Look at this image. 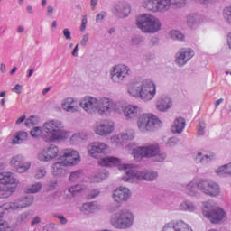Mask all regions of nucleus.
Listing matches in <instances>:
<instances>
[{"mask_svg":"<svg viewBox=\"0 0 231 231\" xmlns=\"http://www.w3.org/2000/svg\"><path fill=\"white\" fill-rule=\"evenodd\" d=\"M216 160V154L214 152L203 153L201 152H198L195 162L197 163H202V165H207V163H210V162H214Z\"/></svg>","mask_w":231,"mask_h":231,"instance_id":"obj_27","label":"nucleus"},{"mask_svg":"<svg viewBox=\"0 0 231 231\" xmlns=\"http://www.w3.org/2000/svg\"><path fill=\"white\" fill-rule=\"evenodd\" d=\"M107 13L106 11H101L96 15V23H102L103 19H106Z\"/></svg>","mask_w":231,"mask_h":231,"instance_id":"obj_50","label":"nucleus"},{"mask_svg":"<svg viewBox=\"0 0 231 231\" xmlns=\"http://www.w3.org/2000/svg\"><path fill=\"white\" fill-rule=\"evenodd\" d=\"M143 6L149 12H158V0H144Z\"/></svg>","mask_w":231,"mask_h":231,"instance_id":"obj_37","label":"nucleus"},{"mask_svg":"<svg viewBox=\"0 0 231 231\" xmlns=\"http://www.w3.org/2000/svg\"><path fill=\"white\" fill-rule=\"evenodd\" d=\"M127 93L130 97L140 98L143 102H151L156 97V83L150 79L131 82L127 86Z\"/></svg>","mask_w":231,"mask_h":231,"instance_id":"obj_3","label":"nucleus"},{"mask_svg":"<svg viewBox=\"0 0 231 231\" xmlns=\"http://www.w3.org/2000/svg\"><path fill=\"white\" fill-rule=\"evenodd\" d=\"M10 163L14 171L20 174L28 171L30 167H32V162H26V159L23 155H15L11 159Z\"/></svg>","mask_w":231,"mask_h":231,"instance_id":"obj_16","label":"nucleus"},{"mask_svg":"<svg viewBox=\"0 0 231 231\" xmlns=\"http://www.w3.org/2000/svg\"><path fill=\"white\" fill-rule=\"evenodd\" d=\"M140 42H142V38H140L138 36H134L132 38L133 44H139Z\"/></svg>","mask_w":231,"mask_h":231,"instance_id":"obj_58","label":"nucleus"},{"mask_svg":"<svg viewBox=\"0 0 231 231\" xmlns=\"http://www.w3.org/2000/svg\"><path fill=\"white\" fill-rule=\"evenodd\" d=\"M178 142H179L178 138H176V137H171V138H170V139L168 140V142L166 143V145H167L168 147H174L175 145H178Z\"/></svg>","mask_w":231,"mask_h":231,"instance_id":"obj_51","label":"nucleus"},{"mask_svg":"<svg viewBox=\"0 0 231 231\" xmlns=\"http://www.w3.org/2000/svg\"><path fill=\"white\" fill-rule=\"evenodd\" d=\"M41 223V217H35L31 222V226H35V225H39Z\"/></svg>","mask_w":231,"mask_h":231,"instance_id":"obj_57","label":"nucleus"},{"mask_svg":"<svg viewBox=\"0 0 231 231\" xmlns=\"http://www.w3.org/2000/svg\"><path fill=\"white\" fill-rule=\"evenodd\" d=\"M30 134L32 138H39V136H41L42 140L48 143L60 140H68V131L64 129L62 121L58 119L45 122L42 127L34 126L31 130Z\"/></svg>","mask_w":231,"mask_h":231,"instance_id":"obj_1","label":"nucleus"},{"mask_svg":"<svg viewBox=\"0 0 231 231\" xmlns=\"http://www.w3.org/2000/svg\"><path fill=\"white\" fill-rule=\"evenodd\" d=\"M205 129H207V125L204 122H199L198 129V136H203L205 134Z\"/></svg>","mask_w":231,"mask_h":231,"instance_id":"obj_49","label":"nucleus"},{"mask_svg":"<svg viewBox=\"0 0 231 231\" xmlns=\"http://www.w3.org/2000/svg\"><path fill=\"white\" fill-rule=\"evenodd\" d=\"M195 53L194 51L190 48H181L175 54V64L180 68L185 66L192 57H194Z\"/></svg>","mask_w":231,"mask_h":231,"instance_id":"obj_17","label":"nucleus"},{"mask_svg":"<svg viewBox=\"0 0 231 231\" xmlns=\"http://www.w3.org/2000/svg\"><path fill=\"white\" fill-rule=\"evenodd\" d=\"M58 160L62 161L67 167H71V165L80 163V154L74 149L67 148L62 150Z\"/></svg>","mask_w":231,"mask_h":231,"instance_id":"obj_13","label":"nucleus"},{"mask_svg":"<svg viewBox=\"0 0 231 231\" xmlns=\"http://www.w3.org/2000/svg\"><path fill=\"white\" fill-rule=\"evenodd\" d=\"M179 208L182 212H196L198 208L196 207V204H194V202L190 200H183L180 204Z\"/></svg>","mask_w":231,"mask_h":231,"instance_id":"obj_35","label":"nucleus"},{"mask_svg":"<svg viewBox=\"0 0 231 231\" xmlns=\"http://www.w3.org/2000/svg\"><path fill=\"white\" fill-rule=\"evenodd\" d=\"M110 225L117 230H129L134 225V215L129 209H120L111 216Z\"/></svg>","mask_w":231,"mask_h":231,"instance_id":"obj_8","label":"nucleus"},{"mask_svg":"<svg viewBox=\"0 0 231 231\" xmlns=\"http://www.w3.org/2000/svg\"><path fill=\"white\" fill-rule=\"evenodd\" d=\"M5 212H9V211L8 210L0 211V231H14V226H10L8 222L3 219V214H5Z\"/></svg>","mask_w":231,"mask_h":231,"instance_id":"obj_38","label":"nucleus"},{"mask_svg":"<svg viewBox=\"0 0 231 231\" xmlns=\"http://www.w3.org/2000/svg\"><path fill=\"white\" fill-rule=\"evenodd\" d=\"M155 107L161 113H167L172 107V99L167 95H162L157 98Z\"/></svg>","mask_w":231,"mask_h":231,"instance_id":"obj_24","label":"nucleus"},{"mask_svg":"<svg viewBox=\"0 0 231 231\" xmlns=\"http://www.w3.org/2000/svg\"><path fill=\"white\" fill-rule=\"evenodd\" d=\"M199 23H201V15L198 14H189L186 17V24L189 28H196Z\"/></svg>","mask_w":231,"mask_h":231,"instance_id":"obj_32","label":"nucleus"},{"mask_svg":"<svg viewBox=\"0 0 231 231\" xmlns=\"http://www.w3.org/2000/svg\"><path fill=\"white\" fill-rule=\"evenodd\" d=\"M132 154L134 160L152 158V162H164L167 159V153L160 151V145L158 144L134 148Z\"/></svg>","mask_w":231,"mask_h":231,"instance_id":"obj_4","label":"nucleus"},{"mask_svg":"<svg viewBox=\"0 0 231 231\" xmlns=\"http://www.w3.org/2000/svg\"><path fill=\"white\" fill-rule=\"evenodd\" d=\"M122 163V160L116 157H104L100 160L101 167H116Z\"/></svg>","mask_w":231,"mask_h":231,"instance_id":"obj_30","label":"nucleus"},{"mask_svg":"<svg viewBox=\"0 0 231 231\" xmlns=\"http://www.w3.org/2000/svg\"><path fill=\"white\" fill-rule=\"evenodd\" d=\"M171 6L174 8H183L185 0H158V12H168Z\"/></svg>","mask_w":231,"mask_h":231,"instance_id":"obj_21","label":"nucleus"},{"mask_svg":"<svg viewBox=\"0 0 231 231\" xmlns=\"http://www.w3.org/2000/svg\"><path fill=\"white\" fill-rule=\"evenodd\" d=\"M97 5H98V0H90V6L92 10L97 8Z\"/></svg>","mask_w":231,"mask_h":231,"instance_id":"obj_59","label":"nucleus"},{"mask_svg":"<svg viewBox=\"0 0 231 231\" xmlns=\"http://www.w3.org/2000/svg\"><path fill=\"white\" fill-rule=\"evenodd\" d=\"M63 36L65 37L66 41H71V31L69 28L63 29Z\"/></svg>","mask_w":231,"mask_h":231,"instance_id":"obj_54","label":"nucleus"},{"mask_svg":"<svg viewBox=\"0 0 231 231\" xmlns=\"http://www.w3.org/2000/svg\"><path fill=\"white\" fill-rule=\"evenodd\" d=\"M98 210H100V205L97 202H87L80 208V211L86 216H88V214H95V212H98Z\"/></svg>","mask_w":231,"mask_h":231,"instance_id":"obj_29","label":"nucleus"},{"mask_svg":"<svg viewBox=\"0 0 231 231\" xmlns=\"http://www.w3.org/2000/svg\"><path fill=\"white\" fill-rule=\"evenodd\" d=\"M225 99L223 98H220V99H217L216 102H215V108L217 109V107H219L220 104H223Z\"/></svg>","mask_w":231,"mask_h":231,"instance_id":"obj_62","label":"nucleus"},{"mask_svg":"<svg viewBox=\"0 0 231 231\" xmlns=\"http://www.w3.org/2000/svg\"><path fill=\"white\" fill-rule=\"evenodd\" d=\"M202 179L194 178L188 184L183 185V190L188 196L194 197L198 194V190L201 192Z\"/></svg>","mask_w":231,"mask_h":231,"instance_id":"obj_22","label":"nucleus"},{"mask_svg":"<svg viewBox=\"0 0 231 231\" xmlns=\"http://www.w3.org/2000/svg\"><path fill=\"white\" fill-rule=\"evenodd\" d=\"M115 131V123L109 120L97 121L94 124V133L98 136H109Z\"/></svg>","mask_w":231,"mask_h":231,"instance_id":"obj_15","label":"nucleus"},{"mask_svg":"<svg viewBox=\"0 0 231 231\" xmlns=\"http://www.w3.org/2000/svg\"><path fill=\"white\" fill-rule=\"evenodd\" d=\"M109 147L102 142H95L88 146V152L92 158H101L102 155L107 153Z\"/></svg>","mask_w":231,"mask_h":231,"instance_id":"obj_18","label":"nucleus"},{"mask_svg":"<svg viewBox=\"0 0 231 231\" xmlns=\"http://www.w3.org/2000/svg\"><path fill=\"white\" fill-rule=\"evenodd\" d=\"M21 89H23V86H21V84H16L15 87L12 88V91L17 93V95H21Z\"/></svg>","mask_w":231,"mask_h":231,"instance_id":"obj_56","label":"nucleus"},{"mask_svg":"<svg viewBox=\"0 0 231 231\" xmlns=\"http://www.w3.org/2000/svg\"><path fill=\"white\" fill-rule=\"evenodd\" d=\"M185 118L177 117L172 125L171 131L174 134H181L183 133V129H185Z\"/></svg>","mask_w":231,"mask_h":231,"instance_id":"obj_31","label":"nucleus"},{"mask_svg":"<svg viewBox=\"0 0 231 231\" xmlns=\"http://www.w3.org/2000/svg\"><path fill=\"white\" fill-rule=\"evenodd\" d=\"M202 214L213 225H221V223L226 221V211L216 207V202L212 200L203 203Z\"/></svg>","mask_w":231,"mask_h":231,"instance_id":"obj_6","label":"nucleus"},{"mask_svg":"<svg viewBox=\"0 0 231 231\" xmlns=\"http://www.w3.org/2000/svg\"><path fill=\"white\" fill-rule=\"evenodd\" d=\"M57 156H59V147L55 144H51L38 154V160H40V162H51V160L57 158Z\"/></svg>","mask_w":231,"mask_h":231,"instance_id":"obj_20","label":"nucleus"},{"mask_svg":"<svg viewBox=\"0 0 231 231\" xmlns=\"http://www.w3.org/2000/svg\"><path fill=\"white\" fill-rule=\"evenodd\" d=\"M79 106L86 111L88 115H99V116H111L113 113V101L109 97H95L91 96L84 97Z\"/></svg>","mask_w":231,"mask_h":231,"instance_id":"obj_2","label":"nucleus"},{"mask_svg":"<svg viewBox=\"0 0 231 231\" xmlns=\"http://www.w3.org/2000/svg\"><path fill=\"white\" fill-rule=\"evenodd\" d=\"M53 216L56 217V219H59L61 225H66L68 223V219L65 218L63 215L54 214Z\"/></svg>","mask_w":231,"mask_h":231,"instance_id":"obj_52","label":"nucleus"},{"mask_svg":"<svg viewBox=\"0 0 231 231\" xmlns=\"http://www.w3.org/2000/svg\"><path fill=\"white\" fill-rule=\"evenodd\" d=\"M29 136H30V134H28V132L18 131V132H16L15 136L12 141V143L20 144L23 142H26V140H28Z\"/></svg>","mask_w":231,"mask_h":231,"instance_id":"obj_36","label":"nucleus"},{"mask_svg":"<svg viewBox=\"0 0 231 231\" xmlns=\"http://www.w3.org/2000/svg\"><path fill=\"white\" fill-rule=\"evenodd\" d=\"M136 25L143 33H158L162 30V21L151 14H142L136 18Z\"/></svg>","mask_w":231,"mask_h":231,"instance_id":"obj_5","label":"nucleus"},{"mask_svg":"<svg viewBox=\"0 0 231 231\" xmlns=\"http://www.w3.org/2000/svg\"><path fill=\"white\" fill-rule=\"evenodd\" d=\"M26 11H27V13H28L29 14L32 15V14H33V7H32V5H28V6L26 7Z\"/></svg>","mask_w":231,"mask_h":231,"instance_id":"obj_64","label":"nucleus"},{"mask_svg":"<svg viewBox=\"0 0 231 231\" xmlns=\"http://www.w3.org/2000/svg\"><path fill=\"white\" fill-rule=\"evenodd\" d=\"M46 176V167L41 166L36 170L35 178L36 180H41Z\"/></svg>","mask_w":231,"mask_h":231,"instance_id":"obj_46","label":"nucleus"},{"mask_svg":"<svg viewBox=\"0 0 231 231\" xmlns=\"http://www.w3.org/2000/svg\"><path fill=\"white\" fill-rule=\"evenodd\" d=\"M42 189V183L36 182L32 184L31 187L26 189L27 194H37Z\"/></svg>","mask_w":231,"mask_h":231,"instance_id":"obj_40","label":"nucleus"},{"mask_svg":"<svg viewBox=\"0 0 231 231\" xmlns=\"http://www.w3.org/2000/svg\"><path fill=\"white\" fill-rule=\"evenodd\" d=\"M156 125H160V119L152 114L142 113L137 120V127L141 133L154 131Z\"/></svg>","mask_w":231,"mask_h":231,"instance_id":"obj_10","label":"nucleus"},{"mask_svg":"<svg viewBox=\"0 0 231 231\" xmlns=\"http://www.w3.org/2000/svg\"><path fill=\"white\" fill-rule=\"evenodd\" d=\"M66 165L63 161L58 160L57 162L52 164L51 172L56 178H60V176H64L66 174Z\"/></svg>","mask_w":231,"mask_h":231,"instance_id":"obj_28","label":"nucleus"},{"mask_svg":"<svg viewBox=\"0 0 231 231\" xmlns=\"http://www.w3.org/2000/svg\"><path fill=\"white\" fill-rule=\"evenodd\" d=\"M83 140H88V134L84 132L74 134L70 137V142L73 143H79L80 142H83Z\"/></svg>","mask_w":231,"mask_h":231,"instance_id":"obj_39","label":"nucleus"},{"mask_svg":"<svg viewBox=\"0 0 231 231\" xmlns=\"http://www.w3.org/2000/svg\"><path fill=\"white\" fill-rule=\"evenodd\" d=\"M98 196H100V189H92L88 194V199H95V198H98Z\"/></svg>","mask_w":231,"mask_h":231,"instance_id":"obj_47","label":"nucleus"},{"mask_svg":"<svg viewBox=\"0 0 231 231\" xmlns=\"http://www.w3.org/2000/svg\"><path fill=\"white\" fill-rule=\"evenodd\" d=\"M112 14L118 19H125V17H129L131 14V5L127 2H118L112 8Z\"/></svg>","mask_w":231,"mask_h":231,"instance_id":"obj_19","label":"nucleus"},{"mask_svg":"<svg viewBox=\"0 0 231 231\" xmlns=\"http://www.w3.org/2000/svg\"><path fill=\"white\" fill-rule=\"evenodd\" d=\"M113 200L116 203H124L125 201H129L131 198V190L127 188L119 187L112 193Z\"/></svg>","mask_w":231,"mask_h":231,"instance_id":"obj_23","label":"nucleus"},{"mask_svg":"<svg viewBox=\"0 0 231 231\" xmlns=\"http://www.w3.org/2000/svg\"><path fill=\"white\" fill-rule=\"evenodd\" d=\"M131 69L125 64L113 66L110 70V79L114 84H124L129 77Z\"/></svg>","mask_w":231,"mask_h":231,"instance_id":"obj_12","label":"nucleus"},{"mask_svg":"<svg viewBox=\"0 0 231 231\" xmlns=\"http://www.w3.org/2000/svg\"><path fill=\"white\" fill-rule=\"evenodd\" d=\"M46 10L47 17H53V14H55V9L53 8V5H48Z\"/></svg>","mask_w":231,"mask_h":231,"instance_id":"obj_53","label":"nucleus"},{"mask_svg":"<svg viewBox=\"0 0 231 231\" xmlns=\"http://www.w3.org/2000/svg\"><path fill=\"white\" fill-rule=\"evenodd\" d=\"M109 177V171L106 169H102L97 171L92 177L93 183H100V181H104V180H107Z\"/></svg>","mask_w":231,"mask_h":231,"instance_id":"obj_34","label":"nucleus"},{"mask_svg":"<svg viewBox=\"0 0 231 231\" xmlns=\"http://www.w3.org/2000/svg\"><path fill=\"white\" fill-rule=\"evenodd\" d=\"M84 176V171L82 170H77L75 171H72L70 173V176L69 178V181H79Z\"/></svg>","mask_w":231,"mask_h":231,"instance_id":"obj_41","label":"nucleus"},{"mask_svg":"<svg viewBox=\"0 0 231 231\" xmlns=\"http://www.w3.org/2000/svg\"><path fill=\"white\" fill-rule=\"evenodd\" d=\"M33 195L21 197L14 202H5L2 204L0 206V212H3V210H8L9 212L21 210L22 208H26V207H30V205H33Z\"/></svg>","mask_w":231,"mask_h":231,"instance_id":"obj_11","label":"nucleus"},{"mask_svg":"<svg viewBox=\"0 0 231 231\" xmlns=\"http://www.w3.org/2000/svg\"><path fill=\"white\" fill-rule=\"evenodd\" d=\"M200 192L206 194V196L217 198V196L221 194V188L219 187V184L210 179H202Z\"/></svg>","mask_w":231,"mask_h":231,"instance_id":"obj_14","label":"nucleus"},{"mask_svg":"<svg viewBox=\"0 0 231 231\" xmlns=\"http://www.w3.org/2000/svg\"><path fill=\"white\" fill-rule=\"evenodd\" d=\"M215 172L217 176H221L222 178H231V162L217 168Z\"/></svg>","mask_w":231,"mask_h":231,"instance_id":"obj_33","label":"nucleus"},{"mask_svg":"<svg viewBox=\"0 0 231 231\" xmlns=\"http://www.w3.org/2000/svg\"><path fill=\"white\" fill-rule=\"evenodd\" d=\"M28 217H30V212L25 211L23 213H21L17 217V223H25Z\"/></svg>","mask_w":231,"mask_h":231,"instance_id":"obj_48","label":"nucleus"},{"mask_svg":"<svg viewBox=\"0 0 231 231\" xmlns=\"http://www.w3.org/2000/svg\"><path fill=\"white\" fill-rule=\"evenodd\" d=\"M125 175L123 176L124 181L128 183H136L144 180V181H154L158 179V172L154 171H138L131 168L130 164H125Z\"/></svg>","mask_w":231,"mask_h":231,"instance_id":"obj_7","label":"nucleus"},{"mask_svg":"<svg viewBox=\"0 0 231 231\" xmlns=\"http://www.w3.org/2000/svg\"><path fill=\"white\" fill-rule=\"evenodd\" d=\"M40 122L39 116H31L29 118L25 121V126L26 127H32L33 125H37Z\"/></svg>","mask_w":231,"mask_h":231,"instance_id":"obj_44","label":"nucleus"},{"mask_svg":"<svg viewBox=\"0 0 231 231\" xmlns=\"http://www.w3.org/2000/svg\"><path fill=\"white\" fill-rule=\"evenodd\" d=\"M112 113L123 115L126 120L133 122V120L138 118L143 113V109L136 105H125V102L123 101L116 103L112 101Z\"/></svg>","mask_w":231,"mask_h":231,"instance_id":"obj_9","label":"nucleus"},{"mask_svg":"<svg viewBox=\"0 0 231 231\" xmlns=\"http://www.w3.org/2000/svg\"><path fill=\"white\" fill-rule=\"evenodd\" d=\"M24 120H26V116H22L21 117H19L16 120V124L19 125L20 124H23V122H24Z\"/></svg>","mask_w":231,"mask_h":231,"instance_id":"obj_61","label":"nucleus"},{"mask_svg":"<svg viewBox=\"0 0 231 231\" xmlns=\"http://www.w3.org/2000/svg\"><path fill=\"white\" fill-rule=\"evenodd\" d=\"M0 71H1V73H6V65L2 63L0 65Z\"/></svg>","mask_w":231,"mask_h":231,"instance_id":"obj_63","label":"nucleus"},{"mask_svg":"<svg viewBox=\"0 0 231 231\" xmlns=\"http://www.w3.org/2000/svg\"><path fill=\"white\" fill-rule=\"evenodd\" d=\"M135 133L134 130H126L111 138L112 142H115L116 145H124L127 142L134 140Z\"/></svg>","mask_w":231,"mask_h":231,"instance_id":"obj_25","label":"nucleus"},{"mask_svg":"<svg viewBox=\"0 0 231 231\" xmlns=\"http://www.w3.org/2000/svg\"><path fill=\"white\" fill-rule=\"evenodd\" d=\"M88 41H89V34L83 35V37L80 41L81 46H86L88 44Z\"/></svg>","mask_w":231,"mask_h":231,"instance_id":"obj_55","label":"nucleus"},{"mask_svg":"<svg viewBox=\"0 0 231 231\" xmlns=\"http://www.w3.org/2000/svg\"><path fill=\"white\" fill-rule=\"evenodd\" d=\"M61 107L67 113H79V105L72 97H68L63 100Z\"/></svg>","mask_w":231,"mask_h":231,"instance_id":"obj_26","label":"nucleus"},{"mask_svg":"<svg viewBox=\"0 0 231 231\" xmlns=\"http://www.w3.org/2000/svg\"><path fill=\"white\" fill-rule=\"evenodd\" d=\"M72 56L73 57H79V44L75 46V48L72 51Z\"/></svg>","mask_w":231,"mask_h":231,"instance_id":"obj_60","label":"nucleus"},{"mask_svg":"<svg viewBox=\"0 0 231 231\" xmlns=\"http://www.w3.org/2000/svg\"><path fill=\"white\" fill-rule=\"evenodd\" d=\"M84 189V186L80 184H76L69 188V192L71 193L72 196H77V194H80V192H82Z\"/></svg>","mask_w":231,"mask_h":231,"instance_id":"obj_43","label":"nucleus"},{"mask_svg":"<svg viewBox=\"0 0 231 231\" xmlns=\"http://www.w3.org/2000/svg\"><path fill=\"white\" fill-rule=\"evenodd\" d=\"M223 18L224 21H226V23L231 26V5L223 9Z\"/></svg>","mask_w":231,"mask_h":231,"instance_id":"obj_42","label":"nucleus"},{"mask_svg":"<svg viewBox=\"0 0 231 231\" xmlns=\"http://www.w3.org/2000/svg\"><path fill=\"white\" fill-rule=\"evenodd\" d=\"M170 37L171 39H173V41H183V39H185V36L180 31H171L170 32Z\"/></svg>","mask_w":231,"mask_h":231,"instance_id":"obj_45","label":"nucleus"}]
</instances>
